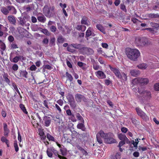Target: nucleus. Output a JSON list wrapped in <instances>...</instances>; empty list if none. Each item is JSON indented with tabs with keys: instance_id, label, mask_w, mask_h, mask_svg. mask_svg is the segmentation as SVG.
<instances>
[{
	"instance_id": "f257e3e1",
	"label": "nucleus",
	"mask_w": 159,
	"mask_h": 159,
	"mask_svg": "<svg viewBox=\"0 0 159 159\" xmlns=\"http://www.w3.org/2000/svg\"><path fill=\"white\" fill-rule=\"evenodd\" d=\"M125 53L128 57L133 61L137 60L140 54L139 51L137 49L129 48H126Z\"/></svg>"
},
{
	"instance_id": "f03ea898",
	"label": "nucleus",
	"mask_w": 159,
	"mask_h": 159,
	"mask_svg": "<svg viewBox=\"0 0 159 159\" xmlns=\"http://www.w3.org/2000/svg\"><path fill=\"white\" fill-rule=\"evenodd\" d=\"M110 69L114 74L118 78L124 81H126L127 80L126 75L124 72L121 73L120 70L118 68L112 67L111 65L108 66Z\"/></svg>"
},
{
	"instance_id": "7ed1b4c3",
	"label": "nucleus",
	"mask_w": 159,
	"mask_h": 159,
	"mask_svg": "<svg viewBox=\"0 0 159 159\" xmlns=\"http://www.w3.org/2000/svg\"><path fill=\"white\" fill-rule=\"evenodd\" d=\"M138 91L140 94L141 99L143 101L149 100L152 98L151 92L149 91L144 90L142 89H138Z\"/></svg>"
},
{
	"instance_id": "20e7f679",
	"label": "nucleus",
	"mask_w": 159,
	"mask_h": 159,
	"mask_svg": "<svg viewBox=\"0 0 159 159\" xmlns=\"http://www.w3.org/2000/svg\"><path fill=\"white\" fill-rule=\"evenodd\" d=\"M148 43V39L144 37H137L135 40V44L138 47L144 46Z\"/></svg>"
},
{
	"instance_id": "39448f33",
	"label": "nucleus",
	"mask_w": 159,
	"mask_h": 159,
	"mask_svg": "<svg viewBox=\"0 0 159 159\" xmlns=\"http://www.w3.org/2000/svg\"><path fill=\"white\" fill-rule=\"evenodd\" d=\"M54 9L53 7H49L47 5L44 6L43 9V12L44 15L48 17H50L52 16V12Z\"/></svg>"
},
{
	"instance_id": "423d86ee",
	"label": "nucleus",
	"mask_w": 159,
	"mask_h": 159,
	"mask_svg": "<svg viewBox=\"0 0 159 159\" xmlns=\"http://www.w3.org/2000/svg\"><path fill=\"white\" fill-rule=\"evenodd\" d=\"M149 80L147 78H137L132 80V83L134 85L138 84L143 85L147 84Z\"/></svg>"
},
{
	"instance_id": "0eeeda50",
	"label": "nucleus",
	"mask_w": 159,
	"mask_h": 159,
	"mask_svg": "<svg viewBox=\"0 0 159 159\" xmlns=\"http://www.w3.org/2000/svg\"><path fill=\"white\" fill-rule=\"evenodd\" d=\"M135 110L138 115L142 119L146 121L149 120L148 116L139 107H136Z\"/></svg>"
},
{
	"instance_id": "6e6552de",
	"label": "nucleus",
	"mask_w": 159,
	"mask_h": 159,
	"mask_svg": "<svg viewBox=\"0 0 159 159\" xmlns=\"http://www.w3.org/2000/svg\"><path fill=\"white\" fill-rule=\"evenodd\" d=\"M93 50L89 48L84 46L83 48L81 49L80 53L84 55H91L93 54Z\"/></svg>"
},
{
	"instance_id": "1a4fd4ad",
	"label": "nucleus",
	"mask_w": 159,
	"mask_h": 159,
	"mask_svg": "<svg viewBox=\"0 0 159 159\" xmlns=\"http://www.w3.org/2000/svg\"><path fill=\"white\" fill-rule=\"evenodd\" d=\"M75 98L77 102H80L82 101L84 102H87V99L86 97L80 93H76L75 95Z\"/></svg>"
},
{
	"instance_id": "9d476101",
	"label": "nucleus",
	"mask_w": 159,
	"mask_h": 159,
	"mask_svg": "<svg viewBox=\"0 0 159 159\" xmlns=\"http://www.w3.org/2000/svg\"><path fill=\"white\" fill-rule=\"evenodd\" d=\"M90 21L89 18L86 16H83L81 20V24L82 25H85L88 26L90 25Z\"/></svg>"
},
{
	"instance_id": "9b49d317",
	"label": "nucleus",
	"mask_w": 159,
	"mask_h": 159,
	"mask_svg": "<svg viewBox=\"0 0 159 159\" xmlns=\"http://www.w3.org/2000/svg\"><path fill=\"white\" fill-rule=\"evenodd\" d=\"M109 135L108 137H107L105 140L106 142L107 143L111 144L116 143V140L113 137V135L112 134L109 133Z\"/></svg>"
},
{
	"instance_id": "f8f14e48",
	"label": "nucleus",
	"mask_w": 159,
	"mask_h": 159,
	"mask_svg": "<svg viewBox=\"0 0 159 159\" xmlns=\"http://www.w3.org/2000/svg\"><path fill=\"white\" fill-rule=\"evenodd\" d=\"M44 125L46 127L49 126L51 124V119L50 117L45 116L43 118Z\"/></svg>"
},
{
	"instance_id": "ddd939ff",
	"label": "nucleus",
	"mask_w": 159,
	"mask_h": 159,
	"mask_svg": "<svg viewBox=\"0 0 159 159\" xmlns=\"http://www.w3.org/2000/svg\"><path fill=\"white\" fill-rule=\"evenodd\" d=\"M119 139L121 141H125L127 143H129L130 141L125 134H120L118 135Z\"/></svg>"
},
{
	"instance_id": "4468645a",
	"label": "nucleus",
	"mask_w": 159,
	"mask_h": 159,
	"mask_svg": "<svg viewBox=\"0 0 159 159\" xmlns=\"http://www.w3.org/2000/svg\"><path fill=\"white\" fill-rule=\"evenodd\" d=\"M96 76L99 78L104 79L106 78V75L102 71L98 70L95 72Z\"/></svg>"
},
{
	"instance_id": "2eb2a0df",
	"label": "nucleus",
	"mask_w": 159,
	"mask_h": 159,
	"mask_svg": "<svg viewBox=\"0 0 159 159\" xmlns=\"http://www.w3.org/2000/svg\"><path fill=\"white\" fill-rule=\"evenodd\" d=\"M109 133H105L102 130L100 131L97 134V135L98 136H99L100 137H101L102 138L105 139V140L106 139V138H107V137L109 136Z\"/></svg>"
},
{
	"instance_id": "dca6fc26",
	"label": "nucleus",
	"mask_w": 159,
	"mask_h": 159,
	"mask_svg": "<svg viewBox=\"0 0 159 159\" xmlns=\"http://www.w3.org/2000/svg\"><path fill=\"white\" fill-rule=\"evenodd\" d=\"M4 135L6 137L8 136L10 132L9 129L7 128V124L6 123H3Z\"/></svg>"
},
{
	"instance_id": "f3484780",
	"label": "nucleus",
	"mask_w": 159,
	"mask_h": 159,
	"mask_svg": "<svg viewBox=\"0 0 159 159\" xmlns=\"http://www.w3.org/2000/svg\"><path fill=\"white\" fill-rule=\"evenodd\" d=\"M4 81L9 85H11L10 84V81L8 78L9 77L7 73L4 72V74L2 75Z\"/></svg>"
},
{
	"instance_id": "a211bd4d",
	"label": "nucleus",
	"mask_w": 159,
	"mask_h": 159,
	"mask_svg": "<svg viewBox=\"0 0 159 159\" xmlns=\"http://www.w3.org/2000/svg\"><path fill=\"white\" fill-rule=\"evenodd\" d=\"M7 19L11 23L15 25L16 20L15 17L14 16H8Z\"/></svg>"
},
{
	"instance_id": "6ab92c4d",
	"label": "nucleus",
	"mask_w": 159,
	"mask_h": 159,
	"mask_svg": "<svg viewBox=\"0 0 159 159\" xmlns=\"http://www.w3.org/2000/svg\"><path fill=\"white\" fill-rule=\"evenodd\" d=\"M75 28L79 31L84 32L86 30V27L85 25L81 24L77 25Z\"/></svg>"
},
{
	"instance_id": "aec40b11",
	"label": "nucleus",
	"mask_w": 159,
	"mask_h": 159,
	"mask_svg": "<svg viewBox=\"0 0 159 159\" xmlns=\"http://www.w3.org/2000/svg\"><path fill=\"white\" fill-rule=\"evenodd\" d=\"M7 8L10 11V13L13 14H15L16 13V10L15 7L12 6H10L7 7Z\"/></svg>"
},
{
	"instance_id": "412c9836",
	"label": "nucleus",
	"mask_w": 159,
	"mask_h": 159,
	"mask_svg": "<svg viewBox=\"0 0 159 159\" xmlns=\"http://www.w3.org/2000/svg\"><path fill=\"white\" fill-rule=\"evenodd\" d=\"M96 28L101 32L105 34L106 33L105 29L103 26L100 24H98L96 25Z\"/></svg>"
},
{
	"instance_id": "4be33fe9",
	"label": "nucleus",
	"mask_w": 159,
	"mask_h": 159,
	"mask_svg": "<svg viewBox=\"0 0 159 159\" xmlns=\"http://www.w3.org/2000/svg\"><path fill=\"white\" fill-rule=\"evenodd\" d=\"M77 127L78 129H81L83 131H85L86 128L84 124V120H83V123H79L77 125Z\"/></svg>"
},
{
	"instance_id": "5701e85b",
	"label": "nucleus",
	"mask_w": 159,
	"mask_h": 159,
	"mask_svg": "<svg viewBox=\"0 0 159 159\" xmlns=\"http://www.w3.org/2000/svg\"><path fill=\"white\" fill-rule=\"evenodd\" d=\"M28 72L26 70H20V77H23L25 78H27Z\"/></svg>"
},
{
	"instance_id": "b1692460",
	"label": "nucleus",
	"mask_w": 159,
	"mask_h": 159,
	"mask_svg": "<svg viewBox=\"0 0 159 159\" xmlns=\"http://www.w3.org/2000/svg\"><path fill=\"white\" fill-rule=\"evenodd\" d=\"M52 150H53V154L57 156H58V157L60 158V159H66V157H65L62 156L59 154L58 152L53 147H52Z\"/></svg>"
},
{
	"instance_id": "393cba45",
	"label": "nucleus",
	"mask_w": 159,
	"mask_h": 159,
	"mask_svg": "<svg viewBox=\"0 0 159 159\" xmlns=\"http://www.w3.org/2000/svg\"><path fill=\"white\" fill-rule=\"evenodd\" d=\"M140 71L137 70H131L130 71V74L132 76H137L138 75L140 74Z\"/></svg>"
},
{
	"instance_id": "a878e982",
	"label": "nucleus",
	"mask_w": 159,
	"mask_h": 159,
	"mask_svg": "<svg viewBox=\"0 0 159 159\" xmlns=\"http://www.w3.org/2000/svg\"><path fill=\"white\" fill-rule=\"evenodd\" d=\"M52 147H51L50 148H47L46 152L48 156L49 157H52L53 155V150H52Z\"/></svg>"
},
{
	"instance_id": "bb28decb",
	"label": "nucleus",
	"mask_w": 159,
	"mask_h": 159,
	"mask_svg": "<svg viewBox=\"0 0 159 159\" xmlns=\"http://www.w3.org/2000/svg\"><path fill=\"white\" fill-rule=\"evenodd\" d=\"M147 16L151 18H159V15L158 14L149 13L147 14Z\"/></svg>"
},
{
	"instance_id": "cd10ccee",
	"label": "nucleus",
	"mask_w": 159,
	"mask_h": 159,
	"mask_svg": "<svg viewBox=\"0 0 159 159\" xmlns=\"http://www.w3.org/2000/svg\"><path fill=\"white\" fill-rule=\"evenodd\" d=\"M23 56H16L15 57L12 59V61L11 60V61L14 63H17V62L19 60L21 59V58H23Z\"/></svg>"
},
{
	"instance_id": "c85d7f7f",
	"label": "nucleus",
	"mask_w": 159,
	"mask_h": 159,
	"mask_svg": "<svg viewBox=\"0 0 159 159\" xmlns=\"http://www.w3.org/2000/svg\"><path fill=\"white\" fill-rule=\"evenodd\" d=\"M93 68L95 70H98L99 69V66L98 65V63L94 60L92 63Z\"/></svg>"
},
{
	"instance_id": "c756f323",
	"label": "nucleus",
	"mask_w": 159,
	"mask_h": 159,
	"mask_svg": "<svg viewBox=\"0 0 159 159\" xmlns=\"http://www.w3.org/2000/svg\"><path fill=\"white\" fill-rule=\"evenodd\" d=\"M68 102V104L70 105L72 108L74 109L75 108L76 106V104L75 101V100L70 101Z\"/></svg>"
},
{
	"instance_id": "7c9ffc66",
	"label": "nucleus",
	"mask_w": 159,
	"mask_h": 159,
	"mask_svg": "<svg viewBox=\"0 0 159 159\" xmlns=\"http://www.w3.org/2000/svg\"><path fill=\"white\" fill-rule=\"evenodd\" d=\"M92 32L91 31V27L88 28V30L86 32L85 37H89L91 35Z\"/></svg>"
},
{
	"instance_id": "2f4dec72",
	"label": "nucleus",
	"mask_w": 159,
	"mask_h": 159,
	"mask_svg": "<svg viewBox=\"0 0 159 159\" xmlns=\"http://www.w3.org/2000/svg\"><path fill=\"white\" fill-rule=\"evenodd\" d=\"M19 107L24 113L26 114H28V112L27 111L25 107L24 104H20Z\"/></svg>"
},
{
	"instance_id": "473e14b6",
	"label": "nucleus",
	"mask_w": 159,
	"mask_h": 159,
	"mask_svg": "<svg viewBox=\"0 0 159 159\" xmlns=\"http://www.w3.org/2000/svg\"><path fill=\"white\" fill-rule=\"evenodd\" d=\"M97 52L98 53L102 54L103 56H104L105 57H113L112 56H107V55L105 54V53L102 50V48H101L98 49L97 50Z\"/></svg>"
},
{
	"instance_id": "72a5a7b5",
	"label": "nucleus",
	"mask_w": 159,
	"mask_h": 159,
	"mask_svg": "<svg viewBox=\"0 0 159 159\" xmlns=\"http://www.w3.org/2000/svg\"><path fill=\"white\" fill-rule=\"evenodd\" d=\"M20 24L22 26H23L26 23L25 19L24 17H20L19 18Z\"/></svg>"
},
{
	"instance_id": "f704fd0d",
	"label": "nucleus",
	"mask_w": 159,
	"mask_h": 159,
	"mask_svg": "<svg viewBox=\"0 0 159 159\" xmlns=\"http://www.w3.org/2000/svg\"><path fill=\"white\" fill-rule=\"evenodd\" d=\"M66 75L67 80L70 82H71L73 80V77L71 74H70L68 72H66Z\"/></svg>"
},
{
	"instance_id": "c9c22d12",
	"label": "nucleus",
	"mask_w": 159,
	"mask_h": 159,
	"mask_svg": "<svg viewBox=\"0 0 159 159\" xmlns=\"http://www.w3.org/2000/svg\"><path fill=\"white\" fill-rule=\"evenodd\" d=\"M2 12L4 15H7L9 13V10L8 8H6L5 7H2L1 9Z\"/></svg>"
},
{
	"instance_id": "e433bc0d",
	"label": "nucleus",
	"mask_w": 159,
	"mask_h": 159,
	"mask_svg": "<svg viewBox=\"0 0 159 159\" xmlns=\"http://www.w3.org/2000/svg\"><path fill=\"white\" fill-rule=\"evenodd\" d=\"M66 98L68 100V102L74 100L73 95L70 93H68L66 96Z\"/></svg>"
},
{
	"instance_id": "4c0bfd02",
	"label": "nucleus",
	"mask_w": 159,
	"mask_h": 159,
	"mask_svg": "<svg viewBox=\"0 0 159 159\" xmlns=\"http://www.w3.org/2000/svg\"><path fill=\"white\" fill-rule=\"evenodd\" d=\"M77 65L79 67H81L83 70H85L86 69V68L84 66L86 65L85 63L81 61H79L77 63Z\"/></svg>"
},
{
	"instance_id": "58836bf2",
	"label": "nucleus",
	"mask_w": 159,
	"mask_h": 159,
	"mask_svg": "<svg viewBox=\"0 0 159 159\" xmlns=\"http://www.w3.org/2000/svg\"><path fill=\"white\" fill-rule=\"evenodd\" d=\"M137 67L139 69H145L147 67V64L145 63L141 64L137 66Z\"/></svg>"
},
{
	"instance_id": "ea45409f",
	"label": "nucleus",
	"mask_w": 159,
	"mask_h": 159,
	"mask_svg": "<svg viewBox=\"0 0 159 159\" xmlns=\"http://www.w3.org/2000/svg\"><path fill=\"white\" fill-rule=\"evenodd\" d=\"M73 47L71 45H70L67 48V50L72 53L75 52V50L72 48Z\"/></svg>"
},
{
	"instance_id": "a19ab883",
	"label": "nucleus",
	"mask_w": 159,
	"mask_h": 159,
	"mask_svg": "<svg viewBox=\"0 0 159 159\" xmlns=\"http://www.w3.org/2000/svg\"><path fill=\"white\" fill-rule=\"evenodd\" d=\"M38 20L39 21L44 23L45 21L46 18L44 16H39L38 17Z\"/></svg>"
},
{
	"instance_id": "79ce46f5",
	"label": "nucleus",
	"mask_w": 159,
	"mask_h": 159,
	"mask_svg": "<svg viewBox=\"0 0 159 159\" xmlns=\"http://www.w3.org/2000/svg\"><path fill=\"white\" fill-rule=\"evenodd\" d=\"M46 136L49 141H54V137L49 134L48 133L46 135Z\"/></svg>"
},
{
	"instance_id": "37998d69",
	"label": "nucleus",
	"mask_w": 159,
	"mask_h": 159,
	"mask_svg": "<svg viewBox=\"0 0 159 159\" xmlns=\"http://www.w3.org/2000/svg\"><path fill=\"white\" fill-rule=\"evenodd\" d=\"M57 40L59 43H63L64 42L65 39L62 36L60 35L58 37Z\"/></svg>"
},
{
	"instance_id": "c03bdc74",
	"label": "nucleus",
	"mask_w": 159,
	"mask_h": 159,
	"mask_svg": "<svg viewBox=\"0 0 159 159\" xmlns=\"http://www.w3.org/2000/svg\"><path fill=\"white\" fill-rule=\"evenodd\" d=\"M150 26L153 27L157 28L159 27V24L155 22H151L150 23Z\"/></svg>"
},
{
	"instance_id": "a18cd8bd",
	"label": "nucleus",
	"mask_w": 159,
	"mask_h": 159,
	"mask_svg": "<svg viewBox=\"0 0 159 159\" xmlns=\"http://www.w3.org/2000/svg\"><path fill=\"white\" fill-rule=\"evenodd\" d=\"M139 139H135V141L134 140H133L132 141V144L134 145V147H137L138 144L139 143Z\"/></svg>"
},
{
	"instance_id": "49530a36",
	"label": "nucleus",
	"mask_w": 159,
	"mask_h": 159,
	"mask_svg": "<svg viewBox=\"0 0 159 159\" xmlns=\"http://www.w3.org/2000/svg\"><path fill=\"white\" fill-rule=\"evenodd\" d=\"M0 29L3 32H7L8 31L7 28L1 24H0Z\"/></svg>"
},
{
	"instance_id": "de8ad7c7",
	"label": "nucleus",
	"mask_w": 159,
	"mask_h": 159,
	"mask_svg": "<svg viewBox=\"0 0 159 159\" xmlns=\"http://www.w3.org/2000/svg\"><path fill=\"white\" fill-rule=\"evenodd\" d=\"M120 8L125 12L127 11V9L125 5L123 4H121L120 5Z\"/></svg>"
},
{
	"instance_id": "09e8293b",
	"label": "nucleus",
	"mask_w": 159,
	"mask_h": 159,
	"mask_svg": "<svg viewBox=\"0 0 159 159\" xmlns=\"http://www.w3.org/2000/svg\"><path fill=\"white\" fill-rule=\"evenodd\" d=\"M69 119L71 120L73 122H75L76 121L75 116L73 114H72L70 116V117H69Z\"/></svg>"
},
{
	"instance_id": "8fccbe9b",
	"label": "nucleus",
	"mask_w": 159,
	"mask_h": 159,
	"mask_svg": "<svg viewBox=\"0 0 159 159\" xmlns=\"http://www.w3.org/2000/svg\"><path fill=\"white\" fill-rule=\"evenodd\" d=\"M14 146L16 152H18L19 151V147H18L16 141H15L14 143Z\"/></svg>"
},
{
	"instance_id": "3c124183",
	"label": "nucleus",
	"mask_w": 159,
	"mask_h": 159,
	"mask_svg": "<svg viewBox=\"0 0 159 159\" xmlns=\"http://www.w3.org/2000/svg\"><path fill=\"white\" fill-rule=\"evenodd\" d=\"M104 82L105 84L107 86L111 84H112V81L110 79L105 80Z\"/></svg>"
},
{
	"instance_id": "603ef678",
	"label": "nucleus",
	"mask_w": 159,
	"mask_h": 159,
	"mask_svg": "<svg viewBox=\"0 0 159 159\" xmlns=\"http://www.w3.org/2000/svg\"><path fill=\"white\" fill-rule=\"evenodd\" d=\"M10 47L12 49H15L18 48L17 44L14 43L11 44Z\"/></svg>"
},
{
	"instance_id": "864d4df0",
	"label": "nucleus",
	"mask_w": 159,
	"mask_h": 159,
	"mask_svg": "<svg viewBox=\"0 0 159 159\" xmlns=\"http://www.w3.org/2000/svg\"><path fill=\"white\" fill-rule=\"evenodd\" d=\"M84 46L83 45L80 44H78L76 49H79V52L80 53L81 49L83 48Z\"/></svg>"
},
{
	"instance_id": "5fc2aeb1",
	"label": "nucleus",
	"mask_w": 159,
	"mask_h": 159,
	"mask_svg": "<svg viewBox=\"0 0 159 159\" xmlns=\"http://www.w3.org/2000/svg\"><path fill=\"white\" fill-rule=\"evenodd\" d=\"M12 69L14 71H17L18 69V66L16 64H14L12 66Z\"/></svg>"
},
{
	"instance_id": "6e6d98bb",
	"label": "nucleus",
	"mask_w": 159,
	"mask_h": 159,
	"mask_svg": "<svg viewBox=\"0 0 159 159\" xmlns=\"http://www.w3.org/2000/svg\"><path fill=\"white\" fill-rule=\"evenodd\" d=\"M96 138L97 142L100 144L102 143V139L101 137L99 136H98L96 135Z\"/></svg>"
},
{
	"instance_id": "4d7b16f0",
	"label": "nucleus",
	"mask_w": 159,
	"mask_h": 159,
	"mask_svg": "<svg viewBox=\"0 0 159 159\" xmlns=\"http://www.w3.org/2000/svg\"><path fill=\"white\" fill-rule=\"evenodd\" d=\"M39 134L40 136H42L43 135L45 134V133L44 132V129H39Z\"/></svg>"
},
{
	"instance_id": "13d9d810",
	"label": "nucleus",
	"mask_w": 159,
	"mask_h": 159,
	"mask_svg": "<svg viewBox=\"0 0 159 159\" xmlns=\"http://www.w3.org/2000/svg\"><path fill=\"white\" fill-rule=\"evenodd\" d=\"M37 68V67L35 65H33L30 66V70L31 71H35Z\"/></svg>"
},
{
	"instance_id": "bf43d9fd",
	"label": "nucleus",
	"mask_w": 159,
	"mask_h": 159,
	"mask_svg": "<svg viewBox=\"0 0 159 159\" xmlns=\"http://www.w3.org/2000/svg\"><path fill=\"white\" fill-rule=\"evenodd\" d=\"M1 141L3 143H7L9 140L4 136H2L1 138Z\"/></svg>"
},
{
	"instance_id": "052dcab7",
	"label": "nucleus",
	"mask_w": 159,
	"mask_h": 159,
	"mask_svg": "<svg viewBox=\"0 0 159 159\" xmlns=\"http://www.w3.org/2000/svg\"><path fill=\"white\" fill-rule=\"evenodd\" d=\"M154 89L156 91H159V83H156L154 85Z\"/></svg>"
},
{
	"instance_id": "680f3d73",
	"label": "nucleus",
	"mask_w": 159,
	"mask_h": 159,
	"mask_svg": "<svg viewBox=\"0 0 159 159\" xmlns=\"http://www.w3.org/2000/svg\"><path fill=\"white\" fill-rule=\"evenodd\" d=\"M125 141H121L119 143V145H118V147H121L122 146H123L125 144Z\"/></svg>"
},
{
	"instance_id": "e2e57ef3",
	"label": "nucleus",
	"mask_w": 159,
	"mask_h": 159,
	"mask_svg": "<svg viewBox=\"0 0 159 159\" xmlns=\"http://www.w3.org/2000/svg\"><path fill=\"white\" fill-rule=\"evenodd\" d=\"M131 20L135 24L137 23L138 22H141V21H140L139 20L135 18H132L131 19Z\"/></svg>"
},
{
	"instance_id": "0e129e2a",
	"label": "nucleus",
	"mask_w": 159,
	"mask_h": 159,
	"mask_svg": "<svg viewBox=\"0 0 159 159\" xmlns=\"http://www.w3.org/2000/svg\"><path fill=\"white\" fill-rule=\"evenodd\" d=\"M42 32L43 34H45L46 35H48L49 34V33L48 31V30H47L46 29H43L42 30Z\"/></svg>"
},
{
	"instance_id": "69168bd1",
	"label": "nucleus",
	"mask_w": 159,
	"mask_h": 159,
	"mask_svg": "<svg viewBox=\"0 0 159 159\" xmlns=\"http://www.w3.org/2000/svg\"><path fill=\"white\" fill-rule=\"evenodd\" d=\"M50 30L52 32H55L56 31L57 28L55 26L52 25L50 27Z\"/></svg>"
},
{
	"instance_id": "338daca9",
	"label": "nucleus",
	"mask_w": 159,
	"mask_h": 159,
	"mask_svg": "<svg viewBox=\"0 0 159 159\" xmlns=\"http://www.w3.org/2000/svg\"><path fill=\"white\" fill-rule=\"evenodd\" d=\"M56 102L60 106H62L63 104V102L61 99H59Z\"/></svg>"
},
{
	"instance_id": "774afa93",
	"label": "nucleus",
	"mask_w": 159,
	"mask_h": 159,
	"mask_svg": "<svg viewBox=\"0 0 159 159\" xmlns=\"http://www.w3.org/2000/svg\"><path fill=\"white\" fill-rule=\"evenodd\" d=\"M55 38H52L50 40V44L51 45H53L55 44Z\"/></svg>"
}]
</instances>
